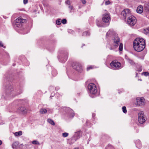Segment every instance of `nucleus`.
<instances>
[{
    "mask_svg": "<svg viewBox=\"0 0 149 149\" xmlns=\"http://www.w3.org/2000/svg\"><path fill=\"white\" fill-rule=\"evenodd\" d=\"M123 111L124 113H126L127 112L126 108L125 106H124L122 107V108Z\"/></svg>",
    "mask_w": 149,
    "mask_h": 149,
    "instance_id": "obj_27",
    "label": "nucleus"
},
{
    "mask_svg": "<svg viewBox=\"0 0 149 149\" xmlns=\"http://www.w3.org/2000/svg\"><path fill=\"white\" fill-rule=\"evenodd\" d=\"M149 31L148 30V28L146 29H144V33L145 34H149Z\"/></svg>",
    "mask_w": 149,
    "mask_h": 149,
    "instance_id": "obj_25",
    "label": "nucleus"
},
{
    "mask_svg": "<svg viewBox=\"0 0 149 149\" xmlns=\"http://www.w3.org/2000/svg\"><path fill=\"white\" fill-rule=\"evenodd\" d=\"M110 49H112V48H111Z\"/></svg>",
    "mask_w": 149,
    "mask_h": 149,
    "instance_id": "obj_47",
    "label": "nucleus"
},
{
    "mask_svg": "<svg viewBox=\"0 0 149 149\" xmlns=\"http://www.w3.org/2000/svg\"><path fill=\"white\" fill-rule=\"evenodd\" d=\"M110 19V17L109 13H106L103 15L102 20L104 22H108Z\"/></svg>",
    "mask_w": 149,
    "mask_h": 149,
    "instance_id": "obj_11",
    "label": "nucleus"
},
{
    "mask_svg": "<svg viewBox=\"0 0 149 149\" xmlns=\"http://www.w3.org/2000/svg\"><path fill=\"white\" fill-rule=\"evenodd\" d=\"M17 143L16 142H15L13 144L12 146V147L13 148H15L17 146Z\"/></svg>",
    "mask_w": 149,
    "mask_h": 149,
    "instance_id": "obj_29",
    "label": "nucleus"
},
{
    "mask_svg": "<svg viewBox=\"0 0 149 149\" xmlns=\"http://www.w3.org/2000/svg\"><path fill=\"white\" fill-rule=\"evenodd\" d=\"M61 22L63 24H65L67 23V20L65 19H63L61 21Z\"/></svg>",
    "mask_w": 149,
    "mask_h": 149,
    "instance_id": "obj_31",
    "label": "nucleus"
},
{
    "mask_svg": "<svg viewBox=\"0 0 149 149\" xmlns=\"http://www.w3.org/2000/svg\"><path fill=\"white\" fill-rule=\"evenodd\" d=\"M28 0H24V4H26L28 3Z\"/></svg>",
    "mask_w": 149,
    "mask_h": 149,
    "instance_id": "obj_37",
    "label": "nucleus"
},
{
    "mask_svg": "<svg viewBox=\"0 0 149 149\" xmlns=\"http://www.w3.org/2000/svg\"><path fill=\"white\" fill-rule=\"evenodd\" d=\"M74 149H79V148H74Z\"/></svg>",
    "mask_w": 149,
    "mask_h": 149,
    "instance_id": "obj_45",
    "label": "nucleus"
},
{
    "mask_svg": "<svg viewBox=\"0 0 149 149\" xmlns=\"http://www.w3.org/2000/svg\"><path fill=\"white\" fill-rule=\"evenodd\" d=\"M32 143L34 144H36L39 145L40 144L36 140H34L32 142Z\"/></svg>",
    "mask_w": 149,
    "mask_h": 149,
    "instance_id": "obj_23",
    "label": "nucleus"
},
{
    "mask_svg": "<svg viewBox=\"0 0 149 149\" xmlns=\"http://www.w3.org/2000/svg\"><path fill=\"white\" fill-rule=\"evenodd\" d=\"M90 34V33L88 31H85L83 33V36H89Z\"/></svg>",
    "mask_w": 149,
    "mask_h": 149,
    "instance_id": "obj_19",
    "label": "nucleus"
},
{
    "mask_svg": "<svg viewBox=\"0 0 149 149\" xmlns=\"http://www.w3.org/2000/svg\"><path fill=\"white\" fill-rule=\"evenodd\" d=\"M47 110L45 109L42 108L41 109L40 111V112L41 114H45L47 113Z\"/></svg>",
    "mask_w": 149,
    "mask_h": 149,
    "instance_id": "obj_16",
    "label": "nucleus"
},
{
    "mask_svg": "<svg viewBox=\"0 0 149 149\" xmlns=\"http://www.w3.org/2000/svg\"><path fill=\"white\" fill-rule=\"evenodd\" d=\"M128 61L129 63H130L131 65H133L134 64V62H133V61H132V60H131L130 59H129L128 60Z\"/></svg>",
    "mask_w": 149,
    "mask_h": 149,
    "instance_id": "obj_30",
    "label": "nucleus"
},
{
    "mask_svg": "<svg viewBox=\"0 0 149 149\" xmlns=\"http://www.w3.org/2000/svg\"><path fill=\"white\" fill-rule=\"evenodd\" d=\"M123 45L122 43H120L119 47V50L120 51H122L123 50Z\"/></svg>",
    "mask_w": 149,
    "mask_h": 149,
    "instance_id": "obj_22",
    "label": "nucleus"
},
{
    "mask_svg": "<svg viewBox=\"0 0 149 149\" xmlns=\"http://www.w3.org/2000/svg\"><path fill=\"white\" fill-rule=\"evenodd\" d=\"M105 3L106 5H108L110 3V2L109 0L106 1L105 2Z\"/></svg>",
    "mask_w": 149,
    "mask_h": 149,
    "instance_id": "obj_32",
    "label": "nucleus"
},
{
    "mask_svg": "<svg viewBox=\"0 0 149 149\" xmlns=\"http://www.w3.org/2000/svg\"><path fill=\"white\" fill-rule=\"evenodd\" d=\"M86 125L89 124V122H86Z\"/></svg>",
    "mask_w": 149,
    "mask_h": 149,
    "instance_id": "obj_43",
    "label": "nucleus"
},
{
    "mask_svg": "<svg viewBox=\"0 0 149 149\" xmlns=\"http://www.w3.org/2000/svg\"><path fill=\"white\" fill-rule=\"evenodd\" d=\"M56 24L58 25H60L61 24V19H58L56 20Z\"/></svg>",
    "mask_w": 149,
    "mask_h": 149,
    "instance_id": "obj_28",
    "label": "nucleus"
},
{
    "mask_svg": "<svg viewBox=\"0 0 149 149\" xmlns=\"http://www.w3.org/2000/svg\"><path fill=\"white\" fill-rule=\"evenodd\" d=\"M110 65L114 69H118L120 68L121 64L117 60L113 61L111 63Z\"/></svg>",
    "mask_w": 149,
    "mask_h": 149,
    "instance_id": "obj_5",
    "label": "nucleus"
},
{
    "mask_svg": "<svg viewBox=\"0 0 149 149\" xmlns=\"http://www.w3.org/2000/svg\"><path fill=\"white\" fill-rule=\"evenodd\" d=\"M142 70V68L141 66H139L137 67V70L138 71L140 72Z\"/></svg>",
    "mask_w": 149,
    "mask_h": 149,
    "instance_id": "obj_20",
    "label": "nucleus"
},
{
    "mask_svg": "<svg viewBox=\"0 0 149 149\" xmlns=\"http://www.w3.org/2000/svg\"><path fill=\"white\" fill-rule=\"evenodd\" d=\"M65 110L69 116L70 118H73L74 116V111L69 107L65 108Z\"/></svg>",
    "mask_w": 149,
    "mask_h": 149,
    "instance_id": "obj_9",
    "label": "nucleus"
},
{
    "mask_svg": "<svg viewBox=\"0 0 149 149\" xmlns=\"http://www.w3.org/2000/svg\"><path fill=\"white\" fill-rule=\"evenodd\" d=\"M99 22V21H97L96 22V23H97V26H98V27H100L101 26V25H100L98 23Z\"/></svg>",
    "mask_w": 149,
    "mask_h": 149,
    "instance_id": "obj_38",
    "label": "nucleus"
},
{
    "mask_svg": "<svg viewBox=\"0 0 149 149\" xmlns=\"http://www.w3.org/2000/svg\"><path fill=\"white\" fill-rule=\"evenodd\" d=\"M136 122V124L138 125L141 126L142 124L144 123L145 122Z\"/></svg>",
    "mask_w": 149,
    "mask_h": 149,
    "instance_id": "obj_24",
    "label": "nucleus"
},
{
    "mask_svg": "<svg viewBox=\"0 0 149 149\" xmlns=\"http://www.w3.org/2000/svg\"><path fill=\"white\" fill-rule=\"evenodd\" d=\"M69 8L71 10H72L73 7L71 6H69Z\"/></svg>",
    "mask_w": 149,
    "mask_h": 149,
    "instance_id": "obj_40",
    "label": "nucleus"
},
{
    "mask_svg": "<svg viewBox=\"0 0 149 149\" xmlns=\"http://www.w3.org/2000/svg\"><path fill=\"white\" fill-rule=\"evenodd\" d=\"M142 75H144L146 76H148L149 75V73L148 72H144L142 73Z\"/></svg>",
    "mask_w": 149,
    "mask_h": 149,
    "instance_id": "obj_26",
    "label": "nucleus"
},
{
    "mask_svg": "<svg viewBox=\"0 0 149 149\" xmlns=\"http://www.w3.org/2000/svg\"><path fill=\"white\" fill-rule=\"evenodd\" d=\"M88 88L91 94H95L97 92L96 85L94 84L91 83L88 86Z\"/></svg>",
    "mask_w": 149,
    "mask_h": 149,
    "instance_id": "obj_4",
    "label": "nucleus"
},
{
    "mask_svg": "<svg viewBox=\"0 0 149 149\" xmlns=\"http://www.w3.org/2000/svg\"><path fill=\"white\" fill-rule=\"evenodd\" d=\"M2 144V141L0 140V146H1Z\"/></svg>",
    "mask_w": 149,
    "mask_h": 149,
    "instance_id": "obj_42",
    "label": "nucleus"
},
{
    "mask_svg": "<svg viewBox=\"0 0 149 149\" xmlns=\"http://www.w3.org/2000/svg\"><path fill=\"white\" fill-rule=\"evenodd\" d=\"M136 146L139 148H140L141 147V144L140 141L139 140H138L135 142Z\"/></svg>",
    "mask_w": 149,
    "mask_h": 149,
    "instance_id": "obj_15",
    "label": "nucleus"
},
{
    "mask_svg": "<svg viewBox=\"0 0 149 149\" xmlns=\"http://www.w3.org/2000/svg\"><path fill=\"white\" fill-rule=\"evenodd\" d=\"M21 93H22V92H20L19 93V94H20Z\"/></svg>",
    "mask_w": 149,
    "mask_h": 149,
    "instance_id": "obj_46",
    "label": "nucleus"
},
{
    "mask_svg": "<svg viewBox=\"0 0 149 149\" xmlns=\"http://www.w3.org/2000/svg\"><path fill=\"white\" fill-rule=\"evenodd\" d=\"M62 135L64 137H66L68 135V134L67 132L63 133L62 134Z\"/></svg>",
    "mask_w": 149,
    "mask_h": 149,
    "instance_id": "obj_21",
    "label": "nucleus"
},
{
    "mask_svg": "<svg viewBox=\"0 0 149 149\" xmlns=\"http://www.w3.org/2000/svg\"><path fill=\"white\" fill-rule=\"evenodd\" d=\"M18 111L20 113L24 114L26 113L27 110L26 108L24 107H19L18 109Z\"/></svg>",
    "mask_w": 149,
    "mask_h": 149,
    "instance_id": "obj_12",
    "label": "nucleus"
},
{
    "mask_svg": "<svg viewBox=\"0 0 149 149\" xmlns=\"http://www.w3.org/2000/svg\"><path fill=\"white\" fill-rule=\"evenodd\" d=\"M136 102L138 106H143L144 105V99L143 97H138L136 99Z\"/></svg>",
    "mask_w": 149,
    "mask_h": 149,
    "instance_id": "obj_10",
    "label": "nucleus"
},
{
    "mask_svg": "<svg viewBox=\"0 0 149 149\" xmlns=\"http://www.w3.org/2000/svg\"><path fill=\"white\" fill-rule=\"evenodd\" d=\"M106 37L108 38H112L113 45L116 47H117L120 43V38L113 30L110 29L108 31L106 35Z\"/></svg>",
    "mask_w": 149,
    "mask_h": 149,
    "instance_id": "obj_3",
    "label": "nucleus"
},
{
    "mask_svg": "<svg viewBox=\"0 0 149 149\" xmlns=\"http://www.w3.org/2000/svg\"><path fill=\"white\" fill-rule=\"evenodd\" d=\"M47 121H53L51 119H48L47 120Z\"/></svg>",
    "mask_w": 149,
    "mask_h": 149,
    "instance_id": "obj_41",
    "label": "nucleus"
},
{
    "mask_svg": "<svg viewBox=\"0 0 149 149\" xmlns=\"http://www.w3.org/2000/svg\"><path fill=\"white\" fill-rule=\"evenodd\" d=\"M68 56V53H66L63 63H64L67 60Z\"/></svg>",
    "mask_w": 149,
    "mask_h": 149,
    "instance_id": "obj_18",
    "label": "nucleus"
},
{
    "mask_svg": "<svg viewBox=\"0 0 149 149\" xmlns=\"http://www.w3.org/2000/svg\"><path fill=\"white\" fill-rule=\"evenodd\" d=\"M0 46L3 47L4 48H5V46H3V45L2 43V42L1 41H0Z\"/></svg>",
    "mask_w": 149,
    "mask_h": 149,
    "instance_id": "obj_35",
    "label": "nucleus"
},
{
    "mask_svg": "<svg viewBox=\"0 0 149 149\" xmlns=\"http://www.w3.org/2000/svg\"><path fill=\"white\" fill-rule=\"evenodd\" d=\"M95 116V114L94 113L93 114V117L94 116Z\"/></svg>",
    "mask_w": 149,
    "mask_h": 149,
    "instance_id": "obj_44",
    "label": "nucleus"
},
{
    "mask_svg": "<svg viewBox=\"0 0 149 149\" xmlns=\"http://www.w3.org/2000/svg\"><path fill=\"white\" fill-rule=\"evenodd\" d=\"M138 116V121H146L147 120V118L144 114L143 112V111L139 112Z\"/></svg>",
    "mask_w": 149,
    "mask_h": 149,
    "instance_id": "obj_8",
    "label": "nucleus"
},
{
    "mask_svg": "<svg viewBox=\"0 0 149 149\" xmlns=\"http://www.w3.org/2000/svg\"><path fill=\"white\" fill-rule=\"evenodd\" d=\"M22 134V131H20L18 132H15L14 134L16 136H21Z\"/></svg>",
    "mask_w": 149,
    "mask_h": 149,
    "instance_id": "obj_17",
    "label": "nucleus"
},
{
    "mask_svg": "<svg viewBox=\"0 0 149 149\" xmlns=\"http://www.w3.org/2000/svg\"><path fill=\"white\" fill-rule=\"evenodd\" d=\"M26 21V19H23L21 17H19L15 20V22L17 23H21L25 22Z\"/></svg>",
    "mask_w": 149,
    "mask_h": 149,
    "instance_id": "obj_13",
    "label": "nucleus"
},
{
    "mask_svg": "<svg viewBox=\"0 0 149 149\" xmlns=\"http://www.w3.org/2000/svg\"><path fill=\"white\" fill-rule=\"evenodd\" d=\"M48 122L51 124V125H55V123L54 122Z\"/></svg>",
    "mask_w": 149,
    "mask_h": 149,
    "instance_id": "obj_34",
    "label": "nucleus"
},
{
    "mask_svg": "<svg viewBox=\"0 0 149 149\" xmlns=\"http://www.w3.org/2000/svg\"><path fill=\"white\" fill-rule=\"evenodd\" d=\"M143 8L141 6H138L136 9V11L139 13H141L143 12Z\"/></svg>",
    "mask_w": 149,
    "mask_h": 149,
    "instance_id": "obj_14",
    "label": "nucleus"
},
{
    "mask_svg": "<svg viewBox=\"0 0 149 149\" xmlns=\"http://www.w3.org/2000/svg\"><path fill=\"white\" fill-rule=\"evenodd\" d=\"M82 132L80 131H78L75 132V134L72 138V140H73V142L76 141L82 136Z\"/></svg>",
    "mask_w": 149,
    "mask_h": 149,
    "instance_id": "obj_6",
    "label": "nucleus"
},
{
    "mask_svg": "<svg viewBox=\"0 0 149 149\" xmlns=\"http://www.w3.org/2000/svg\"><path fill=\"white\" fill-rule=\"evenodd\" d=\"M93 68V66H90L87 68V70H88L90 69H92Z\"/></svg>",
    "mask_w": 149,
    "mask_h": 149,
    "instance_id": "obj_33",
    "label": "nucleus"
},
{
    "mask_svg": "<svg viewBox=\"0 0 149 149\" xmlns=\"http://www.w3.org/2000/svg\"><path fill=\"white\" fill-rule=\"evenodd\" d=\"M65 3L68 4V5H70V0H67L66 2Z\"/></svg>",
    "mask_w": 149,
    "mask_h": 149,
    "instance_id": "obj_36",
    "label": "nucleus"
},
{
    "mask_svg": "<svg viewBox=\"0 0 149 149\" xmlns=\"http://www.w3.org/2000/svg\"><path fill=\"white\" fill-rule=\"evenodd\" d=\"M72 65L73 68L78 72H81L82 71V68L81 65L79 63H74Z\"/></svg>",
    "mask_w": 149,
    "mask_h": 149,
    "instance_id": "obj_7",
    "label": "nucleus"
},
{
    "mask_svg": "<svg viewBox=\"0 0 149 149\" xmlns=\"http://www.w3.org/2000/svg\"><path fill=\"white\" fill-rule=\"evenodd\" d=\"M133 47L134 50L137 52L143 51L145 47V40L141 38H136L133 42Z\"/></svg>",
    "mask_w": 149,
    "mask_h": 149,
    "instance_id": "obj_2",
    "label": "nucleus"
},
{
    "mask_svg": "<svg viewBox=\"0 0 149 149\" xmlns=\"http://www.w3.org/2000/svg\"><path fill=\"white\" fill-rule=\"evenodd\" d=\"M121 15L124 19H126L127 17H128L127 20V22L131 26H133L136 23V17L133 15H130V10L129 9H125L121 12Z\"/></svg>",
    "mask_w": 149,
    "mask_h": 149,
    "instance_id": "obj_1",
    "label": "nucleus"
},
{
    "mask_svg": "<svg viewBox=\"0 0 149 149\" xmlns=\"http://www.w3.org/2000/svg\"><path fill=\"white\" fill-rule=\"evenodd\" d=\"M82 2L83 4H84L86 3V1L85 0H82Z\"/></svg>",
    "mask_w": 149,
    "mask_h": 149,
    "instance_id": "obj_39",
    "label": "nucleus"
}]
</instances>
